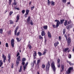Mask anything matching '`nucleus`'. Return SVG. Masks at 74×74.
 Wrapping results in <instances>:
<instances>
[{
    "label": "nucleus",
    "mask_w": 74,
    "mask_h": 74,
    "mask_svg": "<svg viewBox=\"0 0 74 74\" xmlns=\"http://www.w3.org/2000/svg\"><path fill=\"white\" fill-rule=\"evenodd\" d=\"M64 21V19H62V20H60V22L59 21L56 20H55V22H57L56 23V28H57V27H58V26H59V25H60L61 24V25H62L63 23V22Z\"/></svg>",
    "instance_id": "f257e3e1"
},
{
    "label": "nucleus",
    "mask_w": 74,
    "mask_h": 74,
    "mask_svg": "<svg viewBox=\"0 0 74 74\" xmlns=\"http://www.w3.org/2000/svg\"><path fill=\"white\" fill-rule=\"evenodd\" d=\"M30 16H28V18L27 19V23L29 24V23H30V24L31 25H33L34 24L33 23V21H32V20H31V22H30Z\"/></svg>",
    "instance_id": "f03ea898"
},
{
    "label": "nucleus",
    "mask_w": 74,
    "mask_h": 74,
    "mask_svg": "<svg viewBox=\"0 0 74 74\" xmlns=\"http://www.w3.org/2000/svg\"><path fill=\"white\" fill-rule=\"evenodd\" d=\"M21 56H19L17 58V60L16 61V66H18V64H19V61H21Z\"/></svg>",
    "instance_id": "7ed1b4c3"
},
{
    "label": "nucleus",
    "mask_w": 74,
    "mask_h": 74,
    "mask_svg": "<svg viewBox=\"0 0 74 74\" xmlns=\"http://www.w3.org/2000/svg\"><path fill=\"white\" fill-rule=\"evenodd\" d=\"M51 66L53 71H55L56 70V68H55V63L53 62L51 64Z\"/></svg>",
    "instance_id": "20e7f679"
},
{
    "label": "nucleus",
    "mask_w": 74,
    "mask_h": 74,
    "mask_svg": "<svg viewBox=\"0 0 74 74\" xmlns=\"http://www.w3.org/2000/svg\"><path fill=\"white\" fill-rule=\"evenodd\" d=\"M50 66V64H49V62H48L46 66V70L47 71H49V69Z\"/></svg>",
    "instance_id": "39448f33"
},
{
    "label": "nucleus",
    "mask_w": 74,
    "mask_h": 74,
    "mask_svg": "<svg viewBox=\"0 0 74 74\" xmlns=\"http://www.w3.org/2000/svg\"><path fill=\"white\" fill-rule=\"evenodd\" d=\"M73 70V69L72 67H70L68 69L67 71L66 72V74H70L71 73V71H72Z\"/></svg>",
    "instance_id": "423d86ee"
},
{
    "label": "nucleus",
    "mask_w": 74,
    "mask_h": 74,
    "mask_svg": "<svg viewBox=\"0 0 74 74\" xmlns=\"http://www.w3.org/2000/svg\"><path fill=\"white\" fill-rule=\"evenodd\" d=\"M14 39H12L11 41V45L13 48H14Z\"/></svg>",
    "instance_id": "0eeeda50"
},
{
    "label": "nucleus",
    "mask_w": 74,
    "mask_h": 74,
    "mask_svg": "<svg viewBox=\"0 0 74 74\" xmlns=\"http://www.w3.org/2000/svg\"><path fill=\"white\" fill-rule=\"evenodd\" d=\"M29 11L30 10H26V14L24 15V16L25 18L27 17V15L29 14Z\"/></svg>",
    "instance_id": "6e6552de"
},
{
    "label": "nucleus",
    "mask_w": 74,
    "mask_h": 74,
    "mask_svg": "<svg viewBox=\"0 0 74 74\" xmlns=\"http://www.w3.org/2000/svg\"><path fill=\"white\" fill-rule=\"evenodd\" d=\"M2 58H3V62L5 63V60H6V56H5L4 54H2Z\"/></svg>",
    "instance_id": "1a4fd4ad"
},
{
    "label": "nucleus",
    "mask_w": 74,
    "mask_h": 74,
    "mask_svg": "<svg viewBox=\"0 0 74 74\" xmlns=\"http://www.w3.org/2000/svg\"><path fill=\"white\" fill-rule=\"evenodd\" d=\"M67 42L68 43V45H69L70 43L71 42V38H70V37H69L68 38Z\"/></svg>",
    "instance_id": "9d476101"
},
{
    "label": "nucleus",
    "mask_w": 74,
    "mask_h": 74,
    "mask_svg": "<svg viewBox=\"0 0 74 74\" xmlns=\"http://www.w3.org/2000/svg\"><path fill=\"white\" fill-rule=\"evenodd\" d=\"M8 61L9 63H10V62H11V61L10 60H11V55H10L9 54L8 55Z\"/></svg>",
    "instance_id": "9b49d317"
},
{
    "label": "nucleus",
    "mask_w": 74,
    "mask_h": 74,
    "mask_svg": "<svg viewBox=\"0 0 74 74\" xmlns=\"http://www.w3.org/2000/svg\"><path fill=\"white\" fill-rule=\"evenodd\" d=\"M34 64H36V60H34L33 61V62L31 63V65H32V67L34 66Z\"/></svg>",
    "instance_id": "f8f14e48"
},
{
    "label": "nucleus",
    "mask_w": 74,
    "mask_h": 74,
    "mask_svg": "<svg viewBox=\"0 0 74 74\" xmlns=\"http://www.w3.org/2000/svg\"><path fill=\"white\" fill-rule=\"evenodd\" d=\"M47 34L48 36V37H49V38H51L52 37V36H51V33H50V32H48L47 33Z\"/></svg>",
    "instance_id": "ddd939ff"
},
{
    "label": "nucleus",
    "mask_w": 74,
    "mask_h": 74,
    "mask_svg": "<svg viewBox=\"0 0 74 74\" xmlns=\"http://www.w3.org/2000/svg\"><path fill=\"white\" fill-rule=\"evenodd\" d=\"M66 28H67V29L68 30H69L70 29H71V25H69L68 26H66Z\"/></svg>",
    "instance_id": "4468645a"
},
{
    "label": "nucleus",
    "mask_w": 74,
    "mask_h": 74,
    "mask_svg": "<svg viewBox=\"0 0 74 74\" xmlns=\"http://www.w3.org/2000/svg\"><path fill=\"white\" fill-rule=\"evenodd\" d=\"M67 62L68 63H69V64L70 66H73V65H74V64L71 63V62H69V61H67Z\"/></svg>",
    "instance_id": "2eb2a0df"
},
{
    "label": "nucleus",
    "mask_w": 74,
    "mask_h": 74,
    "mask_svg": "<svg viewBox=\"0 0 74 74\" xmlns=\"http://www.w3.org/2000/svg\"><path fill=\"white\" fill-rule=\"evenodd\" d=\"M40 62V60H38L37 61L36 65H38V67H39V63Z\"/></svg>",
    "instance_id": "dca6fc26"
},
{
    "label": "nucleus",
    "mask_w": 74,
    "mask_h": 74,
    "mask_svg": "<svg viewBox=\"0 0 74 74\" xmlns=\"http://www.w3.org/2000/svg\"><path fill=\"white\" fill-rule=\"evenodd\" d=\"M43 27L45 30H47V29H48V26H47V25L44 26Z\"/></svg>",
    "instance_id": "f3484780"
},
{
    "label": "nucleus",
    "mask_w": 74,
    "mask_h": 74,
    "mask_svg": "<svg viewBox=\"0 0 74 74\" xmlns=\"http://www.w3.org/2000/svg\"><path fill=\"white\" fill-rule=\"evenodd\" d=\"M26 60V58H24L22 59V62H25Z\"/></svg>",
    "instance_id": "a211bd4d"
},
{
    "label": "nucleus",
    "mask_w": 74,
    "mask_h": 74,
    "mask_svg": "<svg viewBox=\"0 0 74 74\" xmlns=\"http://www.w3.org/2000/svg\"><path fill=\"white\" fill-rule=\"evenodd\" d=\"M34 55H35V56L34 55L33 56L34 57V59H36V57L35 56H37V54L36 53V51H34Z\"/></svg>",
    "instance_id": "6ab92c4d"
},
{
    "label": "nucleus",
    "mask_w": 74,
    "mask_h": 74,
    "mask_svg": "<svg viewBox=\"0 0 74 74\" xmlns=\"http://www.w3.org/2000/svg\"><path fill=\"white\" fill-rule=\"evenodd\" d=\"M45 32L42 31L41 32V35L42 36H45Z\"/></svg>",
    "instance_id": "aec40b11"
},
{
    "label": "nucleus",
    "mask_w": 74,
    "mask_h": 74,
    "mask_svg": "<svg viewBox=\"0 0 74 74\" xmlns=\"http://www.w3.org/2000/svg\"><path fill=\"white\" fill-rule=\"evenodd\" d=\"M69 48H65L64 50H63L64 52H67V51H68V50L69 49Z\"/></svg>",
    "instance_id": "412c9836"
},
{
    "label": "nucleus",
    "mask_w": 74,
    "mask_h": 74,
    "mask_svg": "<svg viewBox=\"0 0 74 74\" xmlns=\"http://www.w3.org/2000/svg\"><path fill=\"white\" fill-rule=\"evenodd\" d=\"M28 46L29 47V49H31L32 47V46L30 45V44H28Z\"/></svg>",
    "instance_id": "4be33fe9"
},
{
    "label": "nucleus",
    "mask_w": 74,
    "mask_h": 74,
    "mask_svg": "<svg viewBox=\"0 0 74 74\" xmlns=\"http://www.w3.org/2000/svg\"><path fill=\"white\" fill-rule=\"evenodd\" d=\"M22 66H20V69L18 71L19 73H21L22 71Z\"/></svg>",
    "instance_id": "5701e85b"
},
{
    "label": "nucleus",
    "mask_w": 74,
    "mask_h": 74,
    "mask_svg": "<svg viewBox=\"0 0 74 74\" xmlns=\"http://www.w3.org/2000/svg\"><path fill=\"white\" fill-rule=\"evenodd\" d=\"M51 5H52L53 6L55 5V2L53 1H51Z\"/></svg>",
    "instance_id": "b1692460"
},
{
    "label": "nucleus",
    "mask_w": 74,
    "mask_h": 74,
    "mask_svg": "<svg viewBox=\"0 0 74 74\" xmlns=\"http://www.w3.org/2000/svg\"><path fill=\"white\" fill-rule=\"evenodd\" d=\"M17 3L16 2H13L12 4V7H13V5H17Z\"/></svg>",
    "instance_id": "393cba45"
},
{
    "label": "nucleus",
    "mask_w": 74,
    "mask_h": 74,
    "mask_svg": "<svg viewBox=\"0 0 74 74\" xmlns=\"http://www.w3.org/2000/svg\"><path fill=\"white\" fill-rule=\"evenodd\" d=\"M38 54L39 55V56H41V55L42 54L40 52V51H39L38 53Z\"/></svg>",
    "instance_id": "a878e982"
},
{
    "label": "nucleus",
    "mask_w": 74,
    "mask_h": 74,
    "mask_svg": "<svg viewBox=\"0 0 74 74\" xmlns=\"http://www.w3.org/2000/svg\"><path fill=\"white\" fill-rule=\"evenodd\" d=\"M3 29L1 28L0 29V34H2L3 33Z\"/></svg>",
    "instance_id": "bb28decb"
},
{
    "label": "nucleus",
    "mask_w": 74,
    "mask_h": 74,
    "mask_svg": "<svg viewBox=\"0 0 74 74\" xmlns=\"http://www.w3.org/2000/svg\"><path fill=\"white\" fill-rule=\"evenodd\" d=\"M62 70H61V71H62L64 70V65H62L61 67Z\"/></svg>",
    "instance_id": "cd10ccee"
},
{
    "label": "nucleus",
    "mask_w": 74,
    "mask_h": 74,
    "mask_svg": "<svg viewBox=\"0 0 74 74\" xmlns=\"http://www.w3.org/2000/svg\"><path fill=\"white\" fill-rule=\"evenodd\" d=\"M39 38L41 40L43 39V38L41 36V35H40L39 36Z\"/></svg>",
    "instance_id": "c85d7f7f"
},
{
    "label": "nucleus",
    "mask_w": 74,
    "mask_h": 74,
    "mask_svg": "<svg viewBox=\"0 0 74 74\" xmlns=\"http://www.w3.org/2000/svg\"><path fill=\"white\" fill-rule=\"evenodd\" d=\"M17 20H19V15H17L16 18Z\"/></svg>",
    "instance_id": "c756f323"
},
{
    "label": "nucleus",
    "mask_w": 74,
    "mask_h": 74,
    "mask_svg": "<svg viewBox=\"0 0 74 74\" xmlns=\"http://www.w3.org/2000/svg\"><path fill=\"white\" fill-rule=\"evenodd\" d=\"M66 0H62V1L63 3H66Z\"/></svg>",
    "instance_id": "7c9ffc66"
},
{
    "label": "nucleus",
    "mask_w": 74,
    "mask_h": 74,
    "mask_svg": "<svg viewBox=\"0 0 74 74\" xmlns=\"http://www.w3.org/2000/svg\"><path fill=\"white\" fill-rule=\"evenodd\" d=\"M9 5H11V3L12 2V0H9Z\"/></svg>",
    "instance_id": "2f4dec72"
},
{
    "label": "nucleus",
    "mask_w": 74,
    "mask_h": 74,
    "mask_svg": "<svg viewBox=\"0 0 74 74\" xmlns=\"http://www.w3.org/2000/svg\"><path fill=\"white\" fill-rule=\"evenodd\" d=\"M42 69H44L45 67V65L44 64H42Z\"/></svg>",
    "instance_id": "473e14b6"
},
{
    "label": "nucleus",
    "mask_w": 74,
    "mask_h": 74,
    "mask_svg": "<svg viewBox=\"0 0 74 74\" xmlns=\"http://www.w3.org/2000/svg\"><path fill=\"white\" fill-rule=\"evenodd\" d=\"M16 39L17 41V42H19L21 41V40H19V38H17Z\"/></svg>",
    "instance_id": "72a5a7b5"
},
{
    "label": "nucleus",
    "mask_w": 74,
    "mask_h": 74,
    "mask_svg": "<svg viewBox=\"0 0 74 74\" xmlns=\"http://www.w3.org/2000/svg\"><path fill=\"white\" fill-rule=\"evenodd\" d=\"M57 63H60V59H58L57 60Z\"/></svg>",
    "instance_id": "f704fd0d"
},
{
    "label": "nucleus",
    "mask_w": 74,
    "mask_h": 74,
    "mask_svg": "<svg viewBox=\"0 0 74 74\" xmlns=\"http://www.w3.org/2000/svg\"><path fill=\"white\" fill-rule=\"evenodd\" d=\"M64 26L67 25V20H65V22L64 23Z\"/></svg>",
    "instance_id": "c9c22d12"
},
{
    "label": "nucleus",
    "mask_w": 74,
    "mask_h": 74,
    "mask_svg": "<svg viewBox=\"0 0 74 74\" xmlns=\"http://www.w3.org/2000/svg\"><path fill=\"white\" fill-rule=\"evenodd\" d=\"M13 14V12H12V11H10V13H9V14L10 16L12 14Z\"/></svg>",
    "instance_id": "e433bc0d"
},
{
    "label": "nucleus",
    "mask_w": 74,
    "mask_h": 74,
    "mask_svg": "<svg viewBox=\"0 0 74 74\" xmlns=\"http://www.w3.org/2000/svg\"><path fill=\"white\" fill-rule=\"evenodd\" d=\"M9 21L10 22V24H13L14 23V22L12 21V20H10Z\"/></svg>",
    "instance_id": "4c0bfd02"
},
{
    "label": "nucleus",
    "mask_w": 74,
    "mask_h": 74,
    "mask_svg": "<svg viewBox=\"0 0 74 74\" xmlns=\"http://www.w3.org/2000/svg\"><path fill=\"white\" fill-rule=\"evenodd\" d=\"M22 63H21V64L23 66H24L25 65V62L23 61L22 62Z\"/></svg>",
    "instance_id": "58836bf2"
},
{
    "label": "nucleus",
    "mask_w": 74,
    "mask_h": 74,
    "mask_svg": "<svg viewBox=\"0 0 74 74\" xmlns=\"http://www.w3.org/2000/svg\"><path fill=\"white\" fill-rule=\"evenodd\" d=\"M34 6H33V7H31V10H33V9H34Z\"/></svg>",
    "instance_id": "ea45409f"
},
{
    "label": "nucleus",
    "mask_w": 74,
    "mask_h": 74,
    "mask_svg": "<svg viewBox=\"0 0 74 74\" xmlns=\"http://www.w3.org/2000/svg\"><path fill=\"white\" fill-rule=\"evenodd\" d=\"M17 33V31L15 30L14 31V35L16 36V35Z\"/></svg>",
    "instance_id": "a19ab883"
},
{
    "label": "nucleus",
    "mask_w": 74,
    "mask_h": 74,
    "mask_svg": "<svg viewBox=\"0 0 74 74\" xmlns=\"http://www.w3.org/2000/svg\"><path fill=\"white\" fill-rule=\"evenodd\" d=\"M68 56L69 58V59H71V55L69 54Z\"/></svg>",
    "instance_id": "79ce46f5"
},
{
    "label": "nucleus",
    "mask_w": 74,
    "mask_h": 74,
    "mask_svg": "<svg viewBox=\"0 0 74 74\" xmlns=\"http://www.w3.org/2000/svg\"><path fill=\"white\" fill-rule=\"evenodd\" d=\"M57 66L58 67H60V63H57Z\"/></svg>",
    "instance_id": "37998d69"
},
{
    "label": "nucleus",
    "mask_w": 74,
    "mask_h": 74,
    "mask_svg": "<svg viewBox=\"0 0 74 74\" xmlns=\"http://www.w3.org/2000/svg\"><path fill=\"white\" fill-rule=\"evenodd\" d=\"M54 45L56 47L58 46V45L56 43H54Z\"/></svg>",
    "instance_id": "c03bdc74"
},
{
    "label": "nucleus",
    "mask_w": 74,
    "mask_h": 74,
    "mask_svg": "<svg viewBox=\"0 0 74 74\" xmlns=\"http://www.w3.org/2000/svg\"><path fill=\"white\" fill-rule=\"evenodd\" d=\"M65 32H66V29H63V34H65Z\"/></svg>",
    "instance_id": "a18cd8bd"
},
{
    "label": "nucleus",
    "mask_w": 74,
    "mask_h": 74,
    "mask_svg": "<svg viewBox=\"0 0 74 74\" xmlns=\"http://www.w3.org/2000/svg\"><path fill=\"white\" fill-rule=\"evenodd\" d=\"M0 64H3V61L2 60H0Z\"/></svg>",
    "instance_id": "49530a36"
},
{
    "label": "nucleus",
    "mask_w": 74,
    "mask_h": 74,
    "mask_svg": "<svg viewBox=\"0 0 74 74\" xmlns=\"http://www.w3.org/2000/svg\"><path fill=\"white\" fill-rule=\"evenodd\" d=\"M6 47H8V43H6L5 44Z\"/></svg>",
    "instance_id": "de8ad7c7"
},
{
    "label": "nucleus",
    "mask_w": 74,
    "mask_h": 74,
    "mask_svg": "<svg viewBox=\"0 0 74 74\" xmlns=\"http://www.w3.org/2000/svg\"><path fill=\"white\" fill-rule=\"evenodd\" d=\"M22 13H23V14H24V13H25V10H23L22 11Z\"/></svg>",
    "instance_id": "09e8293b"
},
{
    "label": "nucleus",
    "mask_w": 74,
    "mask_h": 74,
    "mask_svg": "<svg viewBox=\"0 0 74 74\" xmlns=\"http://www.w3.org/2000/svg\"><path fill=\"white\" fill-rule=\"evenodd\" d=\"M19 34H20V32H18L17 33V36H19Z\"/></svg>",
    "instance_id": "8fccbe9b"
},
{
    "label": "nucleus",
    "mask_w": 74,
    "mask_h": 74,
    "mask_svg": "<svg viewBox=\"0 0 74 74\" xmlns=\"http://www.w3.org/2000/svg\"><path fill=\"white\" fill-rule=\"evenodd\" d=\"M50 3H51V2L50 1H49V0H48V5L50 4Z\"/></svg>",
    "instance_id": "3c124183"
},
{
    "label": "nucleus",
    "mask_w": 74,
    "mask_h": 74,
    "mask_svg": "<svg viewBox=\"0 0 74 74\" xmlns=\"http://www.w3.org/2000/svg\"><path fill=\"white\" fill-rule=\"evenodd\" d=\"M26 65H24L23 66V68L24 69H26Z\"/></svg>",
    "instance_id": "603ef678"
},
{
    "label": "nucleus",
    "mask_w": 74,
    "mask_h": 74,
    "mask_svg": "<svg viewBox=\"0 0 74 74\" xmlns=\"http://www.w3.org/2000/svg\"><path fill=\"white\" fill-rule=\"evenodd\" d=\"M68 24H70V23H71V21H68Z\"/></svg>",
    "instance_id": "864d4df0"
},
{
    "label": "nucleus",
    "mask_w": 74,
    "mask_h": 74,
    "mask_svg": "<svg viewBox=\"0 0 74 74\" xmlns=\"http://www.w3.org/2000/svg\"><path fill=\"white\" fill-rule=\"evenodd\" d=\"M20 54L19 53H17V54L16 55V57H18V56H19V55Z\"/></svg>",
    "instance_id": "5fc2aeb1"
},
{
    "label": "nucleus",
    "mask_w": 74,
    "mask_h": 74,
    "mask_svg": "<svg viewBox=\"0 0 74 74\" xmlns=\"http://www.w3.org/2000/svg\"><path fill=\"white\" fill-rule=\"evenodd\" d=\"M15 9H16V10H19V8H17L15 7Z\"/></svg>",
    "instance_id": "6e6d98bb"
},
{
    "label": "nucleus",
    "mask_w": 74,
    "mask_h": 74,
    "mask_svg": "<svg viewBox=\"0 0 74 74\" xmlns=\"http://www.w3.org/2000/svg\"><path fill=\"white\" fill-rule=\"evenodd\" d=\"M27 64H28V62H27L25 66H27Z\"/></svg>",
    "instance_id": "4d7b16f0"
},
{
    "label": "nucleus",
    "mask_w": 74,
    "mask_h": 74,
    "mask_svg": "<svg viewBox=\"0 0 74 74\" xmlns=\"http://www.w3.org/2000/svg\"><path fill=\"white\" fill-rule=\"evenodd\" d=\"M18 27H17L16 28V29L15 30L17 31V30H18Z\"/></svg>",
    "instance_id": "13d9d810"
},
{
    "label": "nucleus",
    "mask_w": 74,
    "mask_h": 74,
    "mask_svg": "<svg viewBox=\"0 0 74 74\" xmlns=\"http://www.w3.org/2000/svg\"><path fill=\"white\" fill-rule=\"evenodd\" d=\"M45 53H46V52L45 51L43 54H42V55H45Z\"/></svg>",
    "instance_id": "bf43d9fd"
},
{
    "label": "nucleus",
    "mask_w": 74,
    "mask_h": 74,
    "mask_svg": "<svg viewBox=\"0 0 74 74\" xmlns=\"http://www.w3.org/2000/svg\"><path fill=\"white\" fill-rule=\"evenodd\" d=\"M61 37H60V36L59 37V39L60 41V40H61Z\"/></svg>",
    "instance_id": "052dcab7"
},
{
    "label": "nucleus",
    "mask_w": 74,
    "mask_h": 74,
    "mask_svg": "<svg viewBox=\"0 0 74 74\" xmlns=\"http://www.w3.org/2000/svg\"><path fill=\"white\" fill-rule=\"evenodd\" d=\"M53 28H55L56 25H53Z\"/></svg>",
    "instance_id": "680f3d73"
},
{
    "label": "nucleus",
    "mask_w": 74,
    "mask_h": 74,
    "mask_svg": "<svg viewBox=\"0 0 74 74\" xmlns=\"http://www.w3.org/2000/svg\"><path fill=\"white\" fill-rule=\"evenodd\" d=\"M65 37L66 38V40H67V35H65Z\"/></svg>",
    "instance_id": "e2e57ef3"
},
{
    "label": "nucleus",
    "mask_w": 74,
    "mask_h": 74,
    "mask_svg": "<svg viewBox=\"0 0 74 74\" xmlns=\"http://www.w3.org/2000/svg\"><path fill=\"white\" fill-rule=\"evenodd\" d=\"M11 68H14V65H12V66H11Z\"/></svg>",
    "instance_id": "0e129e2a"
},
{
    "label": "nucleus",
    "mask_w": 74,
    "mask_h": 74,
    "mask_svg": "<svg viewBox=\"0 0 74 74\" xmlns=\"http://www.w3.org/2000/svg\"><path fill=\"white\" fill-rule=\"evenodd\" d=\"M28 44H30V41H29L28 42Z\"/></svg>",
    "instance_id": "69168bd1"
},
{
    "label": "nucleus",
    "mask_w": 74,
    "mask_h": 74,
    "mask_svg": "<svg viewBox=\"0 0 74 74\" xmlns=\"http://www.w3.org/2000/svg\"><path fill=\"white\" fill-rule=\"evenodd\" d=\"M70 4V2H68L67 3V4Z\"/></svg>",
    "instance_id": "338daca9"
},
{
    "label": "nucleus",
    "mask_w": 74,
    "mask_h": 74,
    "mask_svg": "<svg viewBox=\"0 0 74 74\" xmlns=\"http://www.w3.org/2000/svg\"><path fill=\"white\" fill-rule=\"evenodd\" d=\"M31 3H32V2H31V1H30V2L29 3V5H30V4H31Z\"/></svg>",
    "instance_id": "774afa93"
}]
</instances>
